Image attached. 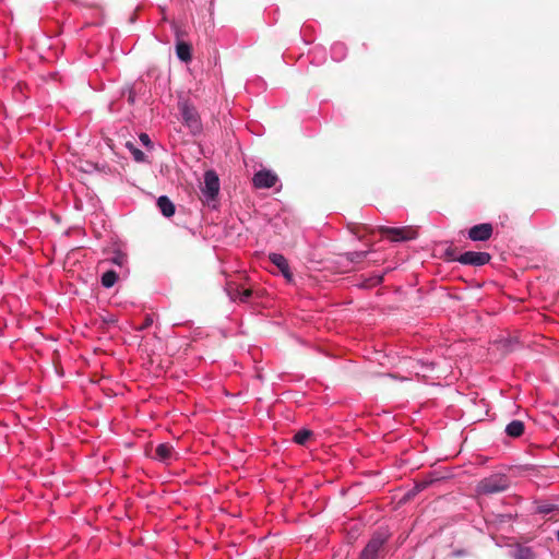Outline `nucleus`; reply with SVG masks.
<instances>
[{"label":"nucleus","mask_w":559,"mask_h":559,"mask_svg":"<svg viewBox=\"0 0 559 559\" xmlns=\"http://www.w3.org/2000/svg\"><path fill=\"white\" fill-rule=\"evenodd\" d=\"M312 436V431L309 429H301L294 436V441L297 444L304 445L309 440V438Z\"/></svg>","instance_id":"nucleus-20"},{"label":"nucleus","mask_w":559,"mask_h":559,"mask_svg":"<svg viewBox=\"0 0 559 559\" xmlns=\"http://www.w3.org/2000/svg\"><path fill=\"white\" fill-rule=\"evenodd\" d=\"M176 457V453L174 451L173 445L168 443H160L156 447L155 450V459L163 462V463H169Z\"/></svg>","instance_id":"nucleus-10"},{"label":"nucleus","mask_w":559,"mask_h":559,"mask_svg":"<svg viewBox=\"0 0 559 559\" xmlns=\"http://www.w3.org/2000/svg\"><path fill=\"white\" fill-rule=\"evenodd\" d=\"M510 487V478L503 473H493L483 478L476 487L479 495H493L506 491Z\"/></svg>","instance_id":"nucleus-1"},{"label":"nucleus","mask_w":559,"mask_h":559,"mask_svg":"<svg viewBox=\"0 0 559 559\" xmlns=\"http://www.w3.org/2000/svg\"><path fill=\"white\" fill-rule=\"evenodd\" d=\"M451 259L464 265L483 266L490 261L491 255L488 252L466 251Z\"/></svg>","instance_id":"nucleus-4"},{"label":"nucleus","mask_w":559,"mask_h":559,"mask_svg":"<svg viewBox=\"0 0 559 559\" xmlns=\"http://www.w3.org/2000/svg\"><path fill=\"white\" fill-rule=\"evenodd\" d=\"M179 109L183 123L193 132L199 131L201 128V123L195 108L187 103H181L179 105Z\"/></svg>","instance_id":"nucleus-6"},{"label":"nucleus","mask_w":559,"mask_h":559,"mask_svg":"<svg viewBox=\"0 0 559 559\" xmlns=\"http://www.w3.org/2000/svg\"><path fill=\"white\" fill-rule=\"evenodd\" d=\"M382 281H383V276L382 275H376V276H372V277L368 278L362 284V287L370 288V287H373V286H377V285L381 284Z\"/></svg>","instance_id":"nucleus-21"},{"label":"nucleus","mask_w":559,"mask_h":559,"mask_svg":"<svg viewBox=\"0 0 559 559\" xmlns=\"http://www.w3.org/2000/svg\"><path fill=\"white\" fill-rule=\"evenodd\" d=\"M346 46L343 43H335L331 47V57L334 61H342L346 57Z\"/></svg>","instance_id":"nucleus-16"},{"label":"nucleus","mask_w":559,"mask_h":559,"mask_svg":"<svg viewBox=\"0 0 559 559\" xmlns=\"http://www.w3.org/2000/svg\"><path fill=\"white\" fill-rule=\"evenodd\" d=\"M386 540L388 536L384 533H374L361 550L359 559H378Z\"/></svg>","instance_id":"nucleus-3"},{"label":"nucleus","mask_w":559,"mask_h":559,"mask_svg":"<svg viewBox=\"0 0 559 559\" xmlns=\"http://www.w3.org/2000/svg\"><path fill=\"white\" fill-rule=\"evenodd\" d=\"M118 274L109 270L102 275L100 283L105 288H111L118 281Z\"/></svg>","instance_id":"nucleus-17"},{"label":"nucleus","mask_w":559,"mask_h":559,"mask_svg":"<svg viewBox=\"0 0 559 559\" xmlns=\"http://www.w3.org/2000/svg\"><path fill=\"white\" fill-rule=\"evenodd\" d=\"M382 234L392 241H403L414 238V230L408 227H384Z\"/></svg>","instance_id":"nucleus-9"},{"label":"nucleus","mask_w":559,"mask_h":559,"mask_svg":"<svg viewBox=\"0 0 559 559\" xmlns=\"http://www.w3.org/2000/svg\"><path fill=\"white\" fill-rule=\"evenodd\" d=\"M126 146L129 148L135 162L143 163L146 160V155L144 154V152L135 147L131 142H128Z\"/></svg>","instance_id":"nucleus-19"},{"label":"nucleus","mask_w":559,"mask_h":559,"mask_svg":"<svg viewBox=\"0 0 559 559\" xmlns=\"http://www.w3.org/2000/svg\"><path fill=\"white\" fill-rule=\"evenodd\" d=\"M200 190L202 202L207 206L216 207L215 202L219 193V179L214 170H206L204 173V180Z\"/></svg>","instance_id":"nucleus-2"},{"label":"nucleus","mask_w":559,"mask_h":559,"mask_svg":"<svg viewBox=\"0 0 559 559\" xmlns=\"http://www.w3.org/2000/svg\"><path fill=\"white\" fill-rule=\"evenodd\" d=\"M227 295L231 300H240L242 302L249 301V299L252 296L251 289H239V288H231L229 285L225 288Z\"/></svg>","instance_id":"nucleus-11"},{"label":"nucleus","mask_w":559,"mask_h":559,"mask_svg":"<svg viewBox=\"0 0 559 559\" xmlns=\"http://www.w3.org/2000/svg\"><path fill=\"white\" fill-rule=\"evenodd\" d=\"M556 509L555 504L551 503H542L537 506L536 511L539 514H549Z\"/></svg>","instance_id":"nucleus-22"},{"label":"nucleus","mask_w":559,"mask_h":559,"mask_svg":"<svg viewBox=\"0 0 559 559\" xmlns=\"http://www.w3.org/2000/svg\"><path fill=\"white\" fill-rule=\"evenodd\" d=\"M367 255L366 251H354L348 253V259L352 262H359Z\"/></svg>","instance_id":"nucleus-23"},{"label":"nucleus","mask_w":559,"mask_h":559,"mask_svg":"<svg viewBox=\"0 0 559 559\" xmlns=\"http://www.w3.org/2000/svg\"><path fill=\"white\" fill-rule=\"evenodd\" d=\"M104 262H110L119 266L121 270H126V273H128V255L120 250L114 251L112 257Z\"/></svg>","instance_id":"nucleus-14"},{"label":"nucleus","mask_w":559,"mask_h":559,"mask_svg":"<svg viewBox=\"0 0 559 559\" xmlns=\"http://www.w3.org/2000/svg\"><path fill=\"white\" fill-rule=\"evenodd\" d=\"M557 539H558V542H559V531L557 532Z\"/></svg>","instance_id":"nucleus-27"},{"label":"nucleus","mask_w":559,"mask_h":559,"mask_svg":"<svg viewBox=\"0 0 559 559\" xmlns=\"http://www.w3.org/2000/svg\"><path fill=\"white\" fill-rule=\"evenodd\" d=\"M492 225L483 223L474 225L468 230V238L473 241H486L492 236Z\"/></svg>","instance_id":"nucleus-8"},{"label":"nucleus","mask_w":559,"mask_h":559,"mask_svg":"<svg viewBox=\"0 0 559 559\" xmlns=\"http://www.w3.org/2000/svg\"><path fill=\"white\" fill-rule=\"evenodd\" d=\"M524 423L519 419H514L507 425L504 431L511 438H519L524 433Z\"/></svg>","instance_id":"nucleus-13"},{"label":"nucleus","mask_w":559,"mask_h":559,"mask_svg":"<svg viewBox=\"0 0 559 559\" xmlns=\"http://www.w3.org/2000/svg\"><path fill=\"white\" fill-rule=\"evenodd\" d=\"M513 559H533L534 552L532 548L519 546L512 554Z\"/></svg>","instance_id":"nucleus-18"},{"label":"nucleus","mask_w":559,"mask_h":559,"mask_svg":"<svg viewBox=\"0 0 559 559\" xmlns=\"http://www.w3.org/2000/svg\"><path fill=\"white\" fill-rule=\"evenodd\" d=\"M177 57L183 61L189 62L191 60V47L185 41H178L176 45Z\"/></svg>","instance_id":"nucleus-15"},{"label":"nucleus","mask_w":559,"mask_h":559,"mask_svg":"<svg viewBox=\"0 0 559 559\" xmlns=\"http://www.w3.org/2000/svg\"><path fill=\"white\" fill-rule=\"evenodd\" d=\"M280 181L277 175L270 169H261L253 175L252 183L257 189H270Z\"/></svg>","instance_id":"nucleus-5"},{"label":"nucleus","mask_w":559,"mask_h":559,"mask_svg":"<svg viewBox=\"0 0 559 559\" xmlns=\"http://www.w3.org/2000/svg\"><path fill=\"white\" fill-rule=\"evenodd\" d=\"M139 139L144 146H147V147L152 146V141L147 133H141Z\"/></svg>","instance_id":"nucleus-24"},{"label":"nucleus","mask_w":559,"mask_h":559,"mask_svg":"<svg viewBox=\"0 0 559 559\" xmlns=\"http://www.w3.org/2000/svg\"><path fill=\"white\" fill-rule=\"evenodd\" d=\"M157 206L165 217H170L175 214V205L166 195H162L157 199Z\"/></svg>","instance_id":"nucleus-12"},{"label":"nucleus","mask_w":559,"mask_h":559,"mask_svg":"<svg viewBox=\"0 0 559 559\" xmlns=\"http://www.w3.org/2000/svg\"><path fill=\"white\" fill-rule=\"evenodd\" d=\"M269 260L280 270L281 274L288 283L294 281V274L290 271L287 259L283 254L272 252L269 254Z\"/></svg>","instance_id":"nucleus-7"},{"label":"nucleus","mask_w":559,"mask_h":559,"mask_svg":"<svg viewBox=\"0 0 559 559\" xmlns=\"http://www.w3.org/2000/svg\"><path fill=\"white\" fill-rule=\"evenodd\" d=\"M152 324H153V318H152V316L147 314L143 324L138 330L143 331V330L147 329L148 326H151Z\"/></svg>","instance_id":"nucleus-25"},{"label":"nucleus","mask_w":559,"mask_h":559,"mask_svg":"<svg viewBox=\"0 0 559 559\" xmlns=\"http://www.w3.org/2000/svg\"><path fill=\"white\" fill-rule=\"evenodd\" d=\"M135 98H136L135 90L133 87L129 88V91H128V102L130 104H134L135 103Z\"/></svg>","instance_id":"nucleus-26"}]
</instances>
